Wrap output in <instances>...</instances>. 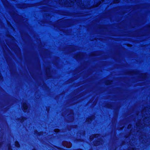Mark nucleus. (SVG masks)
Here are the masks:
<instances>
[{"mask_svg": "<svg viewBox=\"0 0 150 150\" xmlns=\"http://www.w3.org/2000/svg\"><path fill=\"white\" fill-rule=\"evenodd\" d=\"M99 136V135L98 134H96L95 135H92L90 137V139L91 140L93 139V138H94V137H95L96 138L97 137Z\"/></svg>", "mask_w": 150, "mask_h": 150, "instance_id": "nucleus-1", "label": "nucleus"}, {"mask_svg": "<svg viewBox=\"0 0 150 150\" xmlns=\"http://www.w3.org/2000/svg\"><path fill=\"white\" fill-rule=\"evenodd\" d=\"M23 108L24 109V110H26L28 108V107L26 104L25 103H24L23 104Z\"/></svg>", "mask_w": 150, "mask_h": 150, "instance_id": "nucleus-2", "label": "nucleus"}, {"mask_svg": "<svg viewBox=\"0 0 150 150\" xmlns=\"http://www.w3.org/2000/svg\"><path fill=\"white\" fill-rule=\"evenodd\" d=\"M71 146V144L70 142H66V147L70 148Z\"/></svg>", "mask_w": 150, "mask_h": 150, "instance_id": "nucleus-3", "label": "nucleus"}, {"mask_svg": "<svg viewBox=\"0 0 150 150\" xmlns=\"http://www.w3.org/2000/svg\"><path fill=\"white\" fill-rule=\"evenodd\" d=\"M15 145L17 147H19V145L18 142H15Z\"/></svg>", "mask_w": 150, "mask_h": 150, "instance_id": "nucleus-4", "label": "nucleus"}, {"mask_svg": "<svg viewBox=\"0 0 150 150\" xmlns=\"http://www.w3.org/2000/svg\"><path fill=\"white\" fill-rule=\"evenodd\" d=\"M59 130L58 129H56L54 130V131L56 132H59Z\"/></svg>", "mask_w": 150, "mask_h": 150, "instance_id": "nucleus-5", "label": "nucleus"}, {"mask_svg": "<svg viewBox=\"0 0 150 150\" xmlns=\"http://www.w3.org/2000/svg\"><path fill=\"white\" fill-rule=\"evenodd\" d=\"M95 146H97L99 144L98 143V144H94Z\"/></svg>", "mask_w": 150, "mask_h": 150, "instance_id": "nucleus-6", "label": "nucleus"}, {"mask_svg": "<svg viewBox=\"0 0 150 150\" xmlns=\"http://www.w3.org/2000/svg\"><path fill=\"white\" fill-rule=\"evenodd\" d=\"M89 119H90L91 120L90 118H89ZM88 119H88L86 120L87 121H88Z\"/></svg>", "mask_w": 150, "mask_h": 150, "instance_id": "nucleus-7", "label": "nucleus"}, {"mask_svg": "<svg viewBox=\"0 0 150 150\" xmlns=\"http://www.w3.org/2000/svg\"><path fill=\"white\" fill-rule=\"evenodd\" d=\"M63 145H64V146H65V144H63Z\"/></svg>", "mask_w": 150, "mask_h": 150, "instance_id": "nucleus-8", "label": "nucleus"}, {"mask_svg": "<svg viewBox=\"0 0 150 150\" xmlns=\"http://www.w3.org/2000/svg\"><path fill=\"white\" fill-rule=\"evenodd\" d=\"M79 150H81V149H79Z\"/></svg>", "mask_w": 150, "mask_h": 150, "instance_id": "nucleus-9", "label": "nucleus"}, {"mask_svg": "<svg viewBox=\"0 0 150 150\" xmlns=\"http://www.w3.org/2000/svg\"><path fill=\"white\" fill-rule=\"evenodd\" d=\"M102 1H103V0H102Z\"/></svg>", "mask_w": 150, "mask_h": 150, "instance_id": "nucleus-10", "label": "nucleus"}]
</instances>
